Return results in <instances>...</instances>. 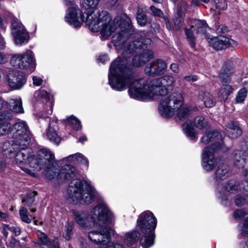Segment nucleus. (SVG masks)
I'll use <instances>...</instances> for the list:
<instances>
[{"label":"nucleus","instance_id":"nucleus-1","mask_svg":"<svg viewBox=\"0 0 248 248\" xmlns=\"http://www.w3.org/2000/svg\"><path fill=\"white\" fill-rule=\"evenodd\" d=\"M137 39L130 43L124 48V58H117L111 62L108 74V83L113 89L118 91L125 90L129 87L130 96L134 99L141 100L147 98H160L159 112L164 117H171L176 113L180 119L187 117L191 108L182 107L183 97L181 93H173L169 96L168 88L173 85V77L164 76L153 80L141 78L134 79L131 71L126 67V58L137 53L133 59V64L137 67L144 65L154 57L153 52L150 49L152 40L146 37L144 32L137 34Z\"/></svg>","mask_w":248,"mask_h":248},{"label":"nucleus","instance_id":"nucleus-2","mask_svg":"<svg viewBox=\"0 0 248 248\" xmlns=\"http://www.w3.org/2000/svg\"><path fill=\"white\" fill-rule=\"evenodd\" d=\"M86 21L90 30L93 32L100 31L104 39L117 31L113 36V43L115 46L121 48L125 42L127 30L131 26V21L126 15H122L112 21L109 13L103 11H93L91 15H87Z\"/></svg>","mask_w":248,"mask_h":248},{"label":"nucleus","instance_id":"nucleus-3","mask_svg":"<svg viewBox=\"0 0 248 248\" xmlns=\"http://www.w3.org/2000/svg\"><path fill=\"white\" fill-rule=\"evenodd\" d=\"M93 226L96 229L88 233V238L93 244L105 246L111 240L113 230L108 225L111 223L114 216L107 204L102 202L91 210L90 215Z\"/></svg>","mask_w":248,"mask_h":248},{"label":"nucleus","instance_id":"nucleus-4","mask_svg":"<svg viewBox=\"0 0 248 248\" xmlns=\"http://www.w3.org/2000/svg\"><path fill=\"white\" fill-rule=\"evenodd\" d=\"M156 225L157 219L152 212H143L137 220L136 230L125 234L124 243L127 246H134L137 244L140 236V245L143 248H149L154 244Z\"/></svg>","mask_w":248,"mask_h":248},{"label":"nucleus","instance_id":"nucleus-5","mask_svg":"<svg viewBox=\"0 0 248 248\" xmlns=\"http://www.w3.org/2000/svg\"><path fill=\"white\" fill-rule=\"evenodd\" d=\"M68 192L69 198L73 202L79 201L88 204L94 201L97 194L93 186L80 179L71 181Z\"/></svg>","mask_w":248,"mask_h":248},{"label":"nucleus","instance_id":"nucleus-6","mask_svg":"<svg viewBox=\"0 0 248 248\" xmlns=\"http://www.w3.org/2000/svg\"><path fill=\"white\" fill-rule=\"evenodd\" d=\"M53 160V154L46 149H42L35 155L31 153L27 164L31 168L40 170L52 164Z\"/></svg>","mask_w":248,"mask_h":248},{"label":"nucleus","instance_id":"nucleus-7","mask_svg":"<svg viewBox=\"0 0 248 248\" xmlns=\"http://www.w3.org/2000/svg\"><path fill=\"white\" fill-rule=\"evenodd\" d=\"M11 64L14 67L26 70L31 73L34 71L36 66L34 54L28 50L23 53L15 54L11 59Z\"/></svg>","mask_w":248,"mask_h":248},{"label":"nucleus","instance_id":"nucleus-8","mask_svg":"<svg viewBox=\"0 0 248 248\" xmlns=\"http://www.w3.org/2000/svg\"><path fill=\"white\" fill-rule=\"evenodd\" d=\"M11 137L18 142L29 143L31 135L25 121H19L11 126Z\"/></svg>","mask_w":248,"mask_h":248},{"label":"nucleus","instance_id":"nucleus-9","mask_svg":"<svg viewBox=\"0 0 248 248\" xmlns=\"http://www.w3.org/2000/svg\"><path fill=\"white\" fill-rule=\"evenodd\" d=\"M216 144L217 143L212 144L210 147H207L203 151L202 166L206 171L213 170L217 164V159L214 157V154L219 150L224 151L223 144L219 143H218L217 146H216Z\"/></svg>","mask_w":248,"mask_h":248},{"label":"nucleus","instance_id":"nucleus-10","mask_svg":"<svg viewBox=\"0 0 248 248\" xmlns=\"http://www.w3.org/2000/svg\"><path fill=\"white\" fill-rule=\"evenodd\" d=\"M91 13H84L78 8V6H73L68 9L65 16L66 22L74 27L78 28L81 26L83 22L86 24L87 15H91Z\"/></svg>","mask_w":248,"mask_h":248},{"label":"nucleus","instance_id":"nucleus-11","mask_svg":"<svg viewBox=\"0 0 248 248\" xmlns=\"http://www.w3.org/2000/svg\"><path fill=\"white\" fill-rule=\"evenodd\" d=\"M5 74L8 85L13 90L20 89L26 82V77L21 71L6 69Z\"/></svg>","mask_w":248,"mask_h":248},{"label":"nucleus","instance_id":"nucleus-12","mask_svg":"<svg viewBox=\"0 0 248 248\" xmlns=\"http://www.w3.org/2000/svg\"><path fill=\"white\" fill-rule=\"evenodd\" d=\"M12 33L16 45H22L28 42L30 39L29 34L20 22L13 21Z\"/></svg>","mask_w":248,"mask_h":248},{"label":"nucleus","instance_id":"nucleus-13","mask_svg":"<svg viewBox=\"0 0 248 248\" xmlns=\"http://www.w3.org/2000/svg\"><path fill=\"white\" fill-rule=\"evenodd\" d=\"M188 8V4L185 0H182L178 6L177 11L174 14L173 18V26H169V21L168 19L165 20L166 26L168 29L175 30H180L183 25L185 12Z\"/></svg>","mask_w":248,"mask_h":248},{"label":"nucleus","instance_id":"nucleus-14","mask_svg":"<svg viewBox=\"0 0 248 248\" xmlns=\"http://www.w3.org/2000/svg\"><path fill=\"white\" fill-rule=\"evenodd\" d=\"M166 63L161 59H156L147 64L145 68V73L150 76L163 74L167 69Z\"/></svg>","mask_w":248,"mask_h":248},{"label":"nucleus","instance_id":"nucleus-15","mask_svg":"<svg viewBox=\"0 0 248 248\" xmlns=\"http://www.w3.org/2000/svg\"><path fill=\"white\" fill-rule=\"evenodd\" d=\"M241 188V187L238 182L232 180H230L225 184L222 189L220 190L218 188L219 198L224 204V202L228 201L229 199V194L235 193L240 191Z\"/></svg>","mask_w":248,"mask_h":248},{"label":"nucleus","instance_id":"nucleus-16","mask_svg":"<svg viewBox=\"0 0 248 248\" xmlns=\"http://www.w3.org/2000/svg\"><path fill=\"white\" fill-rule=\"evenodd\" d=\"M208 42L210 46L217 50H220L228 47L230 46L235 45L236 42L225 36L208 37Z\"/></svg>","mask_w":248,"mask_h":248},{"label":"nucleus","instance_id":"nucleus-17","mask_svg":"<svg viewBox=\"0 0 248 248\" xmlns=\"http://www.w3.org/2000/svg\"><path fill=\"white\" fill-rule=\"evenodd\" d=\"M29 143L19 142V149L15 152V162L19 165L27 164L31 153V150L28 148Z\"/></svg>","mask_w":248,"mask_h":248},{"label":"nucleus","instance_id":"nucleus-18","mask_svg":"<svg viewBox=\"0 0 248 248\" xmlns=\"http://www.w3.org/2000/svg\"><path fill=\"white\" fill-rule=\"evenodd\" d=\"M13 117L10 112L3 111L0 113V136L10 133L11 124L9 120Z\"/></svg>","mask_w":248,"mask_h":248},{"label":"nucleus","instance_id":"nucleus-19","mask_svg":"<svg viewBox=\"0 0 248 248\" xmlns=\"http://www.w3.org/2000/svg\"><path fill=\"white\" fill-rule=\"evenodd\" d=\"M37 233L38 240L36 243L39 245L41 248H59L58 238H55L51 241L44 232L38 231Z\"/></svg>","mask_w":248,"mask_h":248},{"label":"nucleus","instance_id":"nucleus-20","mask_svg":"<svg viewBox=\"0 0 248 248\" xmlns=\"http://www.w3.org/2000/svg\"><path fill=\"white\" fill-rule=\"evenodd\" d=\"M233 69L231 62H226L223 65L218 75L220 82H231L233 75Z\"/></svg>","mask_w":248,"mask_h":248},{"label":"nucleus","instance_id":"nucleus-21","mask_svg":"<svg viewBox=\"0 0 248 248\" xmlns=\"http://www.w3.org/2000/svg\"><path fill=\"white\" fill-rule=\"evenodd\" d=\"M6 108L8 109L9 111H5L6 112H10L13 113H23L24 112L22 107V103L21 98L16 97L10 98L8 102H6Z\"/></svg>","mask_w":248,"mask_h":248},{"label":"nucleus","instance_id":"nucleus-22","mask_svg":"<svg viewBox=\"0 0 248 248\" xmlns=\"http://www.w3.org/2000/svg\"><path fill=\"white\" fill-rule=\"evenodd\" d=\"M77 171L76 169L71 165H66L60 170L59 173V177L60 180L63 181H70L74 179L77 174Z\"/></svg>","mask_w":248,"mask_h":248},{"label":"nucleus","instance_id":"nucleus-23","mask_svg":"<svg viewBox=\"0 0 248 248\" xmlns=\"http://www.w3.org/2000/svg\"><path fill=\"white\" fill-rule=\"evenodd\" d=\"M20 144L17 141L11 140L5 142L2 146H1V152L7 151L10 158L13 157L15 153L19 149Z\"/></svg>","mask_w":248,"mask_h":248},{"label":"nucleus","instance_id":"nucleus-24","mask_svg":"<svg viewBox=\"0 0 248 248\" xmlns=\"http://www.w3.org/2000/svg\"><path fill=\"white\" fill-rule=\"evenodd\" d=\"M221 135H219L217 130L211 131L206 133L201 139V142L203 144H206L212 141L215 139H220V141L216 142L217 143L216 146H218V143H221L223 145V149L225 151V145L222 142ZM215 144V143L214 144Z\"/></svg>","mask_w":248,"mask_h":248},{"label":"nucleus","instance_id":"nucleus-25","mask_svg":"<svg viewBox=\"0 0 248 248\" xmlns=\"http://www.w3.org/2000/svg\"><path fill=\"white\" fill-rule=\"evenodd\" d=\"M199 98L203 101L207 108H212L216 104L215 98L209 92L204 91H200L199 93Z\"/></svg>","mask_w":248,"mask_h":248},{"label":"nucleus","instance_id":"nucleus-26","mask_svg":"<svg viewBox=\"0 0 248 248\" xmlns=\"http://www.w3.org/2000/svg\"><path fill=\"white\" fill-rule=\"evenodd\" d=\"M234 165L238 168H243L245 164L246 156L244 151L235 150L233 154Z\"/></svg>","mask_w":248,"mask_h":248},{"label":"nucleus","instance_id":"nucleus-27","mask_svg":"<svg viewBox=\"0 0 248 248\" xmlns=\"http://www.w3.org/2000/svg\"><path fill=\"white\" fill-rule=\"evenodd\" d=\"M55 163V159L54 155H53V160L52 164L49 165L48 167H43V169L45 170L46 176L49 179H53L57 178L60 179L59 177V173L60 171L54 167V163Z\"/></svg>","mask_w":248,"mask_h":248},{"label":"nucleus","instance_id":"nucleus-28","mask_svg":"<svg viewBox=\"0 0 248 248\" xmlns=\"http://www.w3.org/2000/svg\"><path fill=\"white\" fill-rule=\"evenodd\" d=\"M74 213L77 222L83 227H86L87 226L89 218L91 220L90 216L91 212L89 215L84 212L74 211Z\"/></svg>","mask_w":248,"mask_h":248},{"label":"nucleus","instance_id":"nucleus-29","mask_svg":"<svg viewBox=\"0 0 248 248\" xmlns=\"http://www.w3.org/2000/svg\"><path fill=\"white\" fill-rule=\"evenodd\" d=\"M191 28L197 33H203L207 28V25L204 20L193 19L191 21Z\"/></svg>","mask_w":248,"mask_h":248},{"label":"nucleus","instance_id":"nucleus-30","mask_svg":"<svg viewBox=\"0 0 248 248\" xmlns=\"http://www.w3.org/2000/svg\"><path fill=\"white\" fill-rule=\"evenodd\" d=\"M230 174L228 167L224 164L219 165L216 171V179L217 181L223 180Z\"/></svg>","mask_w":248,"mask_h":248},{"label":"nucleus","instance_id":"nucleus-31","mask_svg":"<svg viewBox=\"0 0 248 248\" xmlns=\"http://www.w3.org/2000/svg\"><path fill=\"white\" fill-rule=\"evenodd\" d=\"M231 82H221V86L219 90V96L223 100H226L229 95L232 93L234 89L230 85Z\"/></svg>","mask_w":248,"mask_h":248},{"label":"nucleus","instance_id":"nucleus-32","mask_svg":"<svg viewBox=\"0 0 248 248\" xmlns=\"http://www.w3.org/2000/svg\"><path fill=\"white\" fill-rule=\"evenodd\" d=\"M56 124H50L46 132V136L49 140L56 144H58L61 141V139L57 133L56 130Z\"/></svg>","mask_w":248,"mask_h":248},{"label":"nucleus","instance_id":"nucleus-33","mask_svg":"<svg viewBox=\"0 0 248 248\" xmlns=\"http://www.w3.org/2000/svg\"><path fill=\"white\" fill-rule=\"evenodd\" d=\"M63 160L73 161L85 165L87 168H88L89 166V161L88 159L80 153H77L70 155L67 157L64 158Z\"/></svg>","mask_w":248,"mask_h":248},{"label":"nucleus","instance_id":"nucleus-34","mask_svg":"<svg viewBox=\"0 0 248 248\" xmlns=\"http://www.w3.org/2000/svg\"><path fill=\"white\" fill-rule=\"evenodd\" d=\"M193 125L198 129L206 128L209 125L208 121L203 116H197L193 122Z\"/></svg>","mask_w":248,"mask_h":248},{"label":"nucleus","instance_id":"nucleus-35","mask_svg":"<svg viewBox=\"0 0 248 248\" xmlns=\"http://www.w3.org/2000/svg\"><path fill=\"white\" fill-rule=\"evenodd\" d=\"M204 3H210L212 5H214L216 9L220 10H225L227 8V3L225 0H203Z\"/></svg>","mask_w":248,"mask_h":248},{"label":"nucleus","instance_id":"nucleus-36","mask_svg":"<svg viewBox=\"0 0 248 248\" xmlns=\"http://www.w3.org/2000/svg\"><path fill=\"white\" fill-rule=\"evenodd\" d=\"M64 121L71 125L75 130H78L81 128L80 122L74 116H71L67 118Z\"/></svg>","mask_w":248,"mask_h":248},{"label":"nucleus","instance_id":"nucleus-37","mask_svg":"<svg viewBox=\"0 0 248 248\" xmlns=\"http://www.w3.org/2000/svg\"><path fill=\"white\" fill-rule=\"evenodd\" d=\"M183 127L186 135L190 138L191 140H194L196 138V135L194 132V129L189 124L185 123L183 125Z\"/></svg>","mask_w":248,"mask_h":248},{"label":"nucleus","instance_id":"nucleus-38","mask_svg":"<svg viewBox=\"0 0 248 248\" xmlns=\"http://www.w3.org/2000/svg\"><path fill=\"white\" fill-rule=\"evenodd\" d=\"M100 0H82V6L86 9H94L98 5Z\"/></svg>","mask_w":248,"mask_h":248},{"label":"nucleus","instance_id":"nucleus-39","mask_svg":"<svg viewBox=\"0 0 248 248\" xmlns=\"http://www.w3.org/2000/svg\"><path fill=\"white\" fill-rule=\"evenodd\" d=\"M242 232L243 235L248 237V217L245 219L243 222ZM241 245L243 248H248V239Z\"/></svg>","mask_w":248,"mask_h":248},{"label":"nucleus","instance_id":"nucleus-40","mask_svg":"<svg viewBox=\"0 0 248 248\" xmlns=\"http://www.w3.org/2000/svg\"><path fill=\"white\" fill-rule=\"evenodd\" d=\"M19 216L21 220L26 223H30L31 219L29 217L28 215L27 209L24 207H21L19 210Z\"/></svg>","mask_w":248,"mask_h":248},{"label":"nucleus","instance_id":"nucleus-41","mask_svg":"<svg viewBox=\"0 0 248 248\" xmlns=\"http://www.w3.org/2000/svg\"><path fill=\"white\" fill-rule=\"evenodd\" d=\"M34 97L38 100L45 99L46 101L49 100L50 98V95L44 90L36 91Z\"/></svg>","mask_w":248,"mask_h":248},{"label":"nucleus","instance_id":"nucleus-42","mask_svg":"<svg viewBox=\"0 0 248 248\" xmlns=\"http://www.w3.org/2000/svg\"><path fill=\"white\" fill-rule=\"evenodd\" d=\"M73 225L68 223L64 229V232L63 233V237L66 240H69L73 235Z\"/></svg>","mask_w":248,"mask_h":248},{"label":"nucleus","instance_id":"nucleus-43","mask_svg":"<svg viewBox=\"0 0 248 248\" xmlns=\"http://www.w3.org/2000/svg\"><path fill=\"white\" fill-rule=\"evenodd\" d=\"M193 31H195L191 28L190 29H185V34L188 39L190 45L191 47H194L195 46V38L194 36Z\"/></svg>","mask_w":248,"mask_h":248},{"label":"nucleus","instance_id":"nucleus-44","mask_svg":"<svg viewBox=\"0 0 248 248\" xmlns=\"http://www.w3.org/2000/svg\"><path fill=\"white\" fill-rule=\"evenodd\" d=\"M248 214V211L246 209H240L234 211L233 216L236 219H240Z\"/></svg>","mask_w":248,"mask_h":248},{"label":"nucleus","instance_id":"nucleus-45","mask_svg":"<svg viewBox=\"0 0 248 248\" xmlns=\"http://www.w3.org/2000/svg\"><path fill=\"white\" fill-rule=\"evenodd\" d=\"M247 91L246 88H244L241 89L238 92L237 95L236 97V101L237 102V103H242L244 101L247 96Z\"/></svg>","mask_w":248,"mask_h":248},{"label":"nucleus","instance_id":"nucleus-46","mask_svg":"<svg viewBox=\"0 0 248 248\" xmlns=\"http://www.w3.org/2000/svg\"><path fill=\"white\" fill-rule=\"evenodd\" d=\"M234 202L236 206H242L248 203L247 199L241 194L237 195L234 199Z\"/></svg>","mask_w":248,"mask_h":248},{"label":"nucleus","instance_id":"nucleus-47","mask_svg":"<svg viewBox=\"0 0 248 248\" xmlns=\"http://www.w3.org/2000/svg\"><path fill=\"white\" fill-rule=\"evenodd\" d=\"M137 20L138 24L141 26H144L146 24V16L142 12L139 11L137 13Z\"/></svg>","mask_w":248,"mask_h":248},{"label":"nucleus","instance_id":"nucleus-48","mask_svg":"<svg viewBox=\"0 0 248 248\" xmlns=\"http://www.w3.org/2000/svg\"><path fill=\"white\" fill-rule=\"evenodd\" d=\"M97 248H124V245L118 242H112L106 244L105 246H101Z\"/></svg>","mask_w":248,"mask_h":248},{"label":"nucleus","instance_id":"nucleus-49","mask_svg":"<svg viewBox=\"0 0 248 248\" xmlns=\"http://www.w3.org/2000/svg\"><path fill=\"white\" fill-rule=\"evenodd\" d=\"M37 194L36 191H33L29 194V197L26 199L22 200V202H25V205L28 206H30L31 203L33 202V197H34Z\"/></svg>","mask_w":248,"mask_h":248},{"label":"nucleus","instance_id":"nucleus-50","mask_svg":"<svg viewBox=\"0 0 248 248\" xmlns=\"http://www.w3.org/2000/svg\"><path fill=\"white\" fill-rule=\"evenodd\" d=\"M226 134L229 137L234 139L241 135L242 131L240 128L233 130L232 132L226 131Z\"/></svg>","mask_w":248,"mask_h":248},{"label":"nucleus","instance_id":"nucleus-51","mask_svg":"<svg viewBox=\"0 0 248 248\" xmlns=\"http://www.w3.org/2000/svg\"><path fill=\"white\" fill-rule=\"evenodd\" d=\"M226 131L232 132L233 130L239 129V126L237 122H230L227 124Z\"/></svg>","mask_w":248,"mask_h":248},{"label":"nucleus","instance_id":"nucleus-52","mask_svg":"<svg viewBox=\"0 0 248 248\" xmlns=\"http://www.w3.org/2000/svg\"><path fill=\"white\" fill-rule=\"evenodd\" d=\"M18 243L19 242L13 237H11L6 242L7 245L11 248H14Z\"/></svg>","mask_w":248,"mask_h":248},{"label":"nucleus","instance_id":"nucleus-53","mask_svg":"<svg viewBox=\"0 0 248 248\" xmlns=\"http://www.w3.org/2000/svg\"><path fill=\"white\" fill-rule=\"evenodd\" d=\"M150 9L155 16L162 17L164 16L163 13L160 9L156 8L154 6H151Z\"/></svg>","mask_w":248,"mask_h":248},{"label":"nucleus","instance_id":"nucleus-54","mask_svg":"<svg viewBox=\"0 0 248 248\" xmlns=\"http://www.w3.org/2000/svg\"><path fill=\"white\" fill-rule=\"evenodd\" d=\"M11 227L9 225L5 224L2 225V233L6 238L8 235L9 231L11 232Z\"/></svg>","mask_w":248,"mask_h":248},{"label":"nucleus","instance_id":"nucleus-55","mask_svg":"<svg viewBox=\"0 0 248 248\" xmlns=\"http://www.w3.org/2000/svg\"><path fill=\"white\" fill-rule=\"evenodd\" d=\"M32 80L33 84L36 86H40L43 82V79L37 76H33L32 77Z\"/></svg>","mask_w":248,"mask_h":248},{"label":"nucleus","instance_id":"nucleus-56","mask_svg":"<svg viewBox=\"0 0 248 248\" xmlns=\"http://www.w3.org/2000/svg\"><path fill=\"white\" fill-rule=\"evenodd\" d=\"M184 79L186 81H196L198 78L196 75L186 76L184 77Z\"/></svg>","mask_w":248,"mask_h":248},{"label":"nucleus","instance_id":"nucleus-57","mask_svg":"<svg viewBox=\"0 0 248 248\" xmlns=\"http://www.w3.org/2000/svg\"><path fill=\"white\" fill-rule=\"evenodd\" d=\"M11 232H13L16 236H18L21 233L20 229L18 227H11Z\"/></svg>","mask_w":248,"mask_h":248},{"label":"nucleus","instance_id":"nucleus-58","mask_svg":"<svg viewBox=\"0 0 248 248\" xmlns=\"http://www.w3.org/2000/svg\"><path fill=\"white\" fill-rule=\"evenodd\" d=\"M202 2H204L203 0H193L191 2L190 6L191 7H197L201 4Z\"/></svg>","mask_w":248,"mask_h":248},{"label":"nucleus","instance_id":"nucleus-59","mask_svg":"<svg viewBox=\"0 0 248 248\" xmlns=\"http://www.w3.org/2000/svg\"><path fill=\"white\" fill-rule=\"evenodd\" d=\"M170 69L174 73H178L179 71V66L177 63H172L170 65Z\"/></svg>","mask_w":248,"mask_h":248},{"label":"nucleus","instance_id":"nucleus-60","mask_svg":"<svg viewBox=\"0 0 248 248\" xmlns=\"http://www.w3.org/2000/svg\"><path fill=\"white\" fill-rule=\"evenodd\" d=\"M98 61L102 63H105L106 62L108 61L109 60V58L108 55H104L102 56H100L98 59Z\"/></svg>","mask_w":248,"mask_h":248},{"label":"nucleus","instance_id":"nucleus-61","mask_svg":"<svg viewBox=\"0 0 248 248\" xmlns=\"http://www.w3.org/2000/svg\"><path fill=\"white\" fill-rule=\"evenodd\" d=\"M242 151H244L246 157H248V139L247 140L245 145L242 147Z\"/></svg>","mask_w":248,"mask_h":248},{"label":"nucleus","instance_id":"nucleus-62","mask_svg":"<svg viewBox=\"0 0 248 248\" xmlns=\"http://www.w3.org/2000/svg\"><path fill=\"white\" fill-rule=\"evenodd\" d=\"M6 102L4 101L2 97V93H0V109L6 107Z\"/></svg>","mask_w":248,"mask_h":248},{"label":"nucleus","instance_id":"nucleus-63","mask_svg":"<svg viewBox=\"0 0 248 248\" xmlns=\"http://www.w3.org/2000/svg\"><path fill=\"white\" fill-rule=\"evenodd\" d=\"M21 169L24 171L26 173L31 175V176H35V173H34L33 172H32L31 170H30L28 168H25V167H21Z\"/></svg>","mask_w":248,"mask_h":248},{"label":"nucleus","instance_id":"nucleus-64","mask_svg":"<svg viewBox=\"0 0 248 248\" xmlns=\"http://www.w3.org/2000/svg\"><path fill=\"white\" fill-rule=\"evenodd\" d=\"M6 164L5 160L0 157V170H3L5 168Z\"/></svg>","mask_w":248,"mask_h":248}]
</instances>
